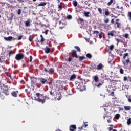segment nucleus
<instances>
[{"label": "nucleus", "mask_w": 131, "mask_h": 131, "mask_svg": "<svg viewBox=\"0 0 131 131\" xmlns=\"http://www.w3.org/2000/svg\"><path fill=\"white\" fill-rule=\"evenodd\" d=\"M15 54V52L14 51L10 50L8 53L9 57H11V55H14Z\"/></svg>", "instance_id": "nucleus-26"}, {"label": "nucleus", "mask_w": 131, "mask_h": 131, "mask_svg": "<svg viewBox=\"0 0 131 131\" xmlns=\"http://www.w3.org/2000/svg\"><path fill=\"white\" fill-rule=\"evenodd\" d=\"M110 126H111L112 127H109V130L111 131V130H113V125H110Z\"/></svg>", "instance_id": "nucleus-51"}, {"label": "nucleus", "mask_w": 131, "mask_h": 131, "mask_svg": "<svg viewBox=\"0 0 131 131\" xmlns=\"http://www.w3.org/2000/svg\"><path fill=\"white\" fill-rule=\"evenodd\" d=\"M7 75L8 76V77H10V78H12V76L11 75L10 73H7Z\"/></svg>", "instance_id": "nucleus-52"}, {"label": "nucleus", "mask_w": 131, "mask_h": 131, "mask_svg": "<svg viewBox=\"0 0 131 131\" xmlns=\"http://www.w3.org/2000/svg\"><path fill=\"white\" fill-rule=\"evenodd\" d=\"M54 72H55V70L53 68L49 69V70L48 71L49 74L52 75L54 73Z\"/></svg>", "instance_id": "nucleus-19"}, {"label": "nucleus", "mask_w": 131, "mask_h": 131, "mask_svg": "<svg viewBox=\"0 0 131 131\" xmlns=\"http://www.w3.org/2000/svg\"><path fill=\"white\" fill-rule=\"evenodd\" d=\"M82 128H83V126H82L81 127H79L78 129H79L80 130H81V129H82Z\"/></svg>", "instance_id": "nucleus-64"}, {"label": "nucleus", "mask_w": 131, "mask_h": 131, "mask_svg": "<svg viewBox=\"0 0 131 131\" xmlns=\"http://www.w3.org/2000/svg\"><path fill=\"white\" fill-rule=\"evenodd\" d=\"M111 24H114V19H112L111 20Z\"/></svg>", "instance_id": "nucleus-60"}, {"label": "nucleus", "mask_w": 131, "mask_h": 131, "mask_svg": "<svg viewBox=\"0 0 131 131\" xmlns=\"http://www.w3.org/2000/svg\"><path fill=\"white\" fill-rule=\"evenodd\" d=\"M78 23L82 25V24H84V20H83V19L82 18L79 17L78 19Z\"/></svg>", "instance_id": "nucleus-14"}, {"label": "nucleus", "mask_w": 131, "mask_h": 131, "mask_svg": "<svg viewBox=\"0 0 131 131\" xmlns=\"http://www.w3.org/2000/svg\"><path fill=\"white\" fill-rule=\"evenodd\" d=\"M18 15H21V9H18L17 11Z\"/></svg>", "instance_id": "nucleus-56"}, {"label": "nucleus", "mask_w": 131, "mask_h": 131, "mask_svg": "<svg viewBox=\"0 0 131 131\" xmlns=\"http://www.w3.org/2000/svg\"><path fill=\"white\" fill-rule=\"evenodd\" d=\"M127 17L130 21H131V12H128Z\"/></svg>", "instance_id": "nucleus-31"}, {"label": "nucleus", "mask_w": 131, "mask_h": 131, "mask_svg": "<svg viewBox=\"0 0 131 131\" xmlns=\"http://www.w3.org/2000/svg\"><path fill=\"white\" fill-rule=\"evenodd\" d=\"M129 54L127 53H125L124 54H123V58L124 59V60H125V59L127 57H128Z\"/></svg>", "instance_id": "nucleus-27"}, {"label": "nucleus", "mask_w": 131, "mask_h": 131, "mask_svg": "<svg viewBox=\"0 0 131 131\" xmlns=\"http://www.w3.org/2000/svg\"><path fill=\"white\" fill-rule=\"evenodd\" d=\"M23 37V36L22 35H20L19 36H18V40H21V39H22V38Z\"/></svg>", "instance_id": "nucleus-49"}, {"label": "nucleus", "mask_w": 131, "mask_h": 131, "mask_svg": "<svg viewBox=\"0 0 131 131\" xmlns=\"http://www.w3.org/2000/svg\"><path fill=\"white\" fill-rule=\"evenodd\" d=\"M0 89L3 91V93L5 94V96H9V95H10V91H9L8 86L3 85L0 86Z\"/></svg>", "instance_id": "nucleus-3"}, {"label": "nucleus", "mask_w": 131, "mask_h": 131, "mask_svg": "<svg viewBox=\"0 0 131 131\" xmlns=\"http://www.w3.org/2000/svg\"><path fill=\"white\" fill-rule=\"evenodd\" d=\"M104 23H109V18H107L104 20Z\"/></svg>", "instance_id": "nucleus-43"}, {"label": "nucleus", "mask_w": 131, "mask_h": 131, "mask_svg": "<svg viewBox=\"0 0 131 131\" xmlns=\"http://www.w3.org/2000/svg\"><path fill=\"white\" fill-rule=\"evenodd\" d=\"M47 5V3L46 2H41L40 4L38 5V7H43V6H46Z\"/></svg>", "instance_id": "nucleus-21"}, {"label": "nucleus", "mask_w": 131, "mask_h": 131, "mask_svg": "<svg viewBox=\"0 0 131 131\" xmlns=\"http://www.w3.org/2000/svg\"><path fill=\"white\" fill-rule=\"evenodd\" d=\"M4 39L6 40V41H11V40H13H13H15L16 38H13L12 36H10L9 37H5Z\"/></svg>", "instance_id": "nucleus-8"}, {"label": "nucleus", "mask_w": 131, "mask_h": 131, "mask_svg": "<svg viewBox=\"0 0 131 131\" xmlns=\"http://www.w3.org/2000/svg\"><path fill=\"white\" fill-rule=\"evenodd\" d=\"M25 56H24V54L22 53H18L16 55L15 59V60H17V61H21V60H23L24 59Z\"/></svg>", "instance_id": "nucleus-4"}, {"label": "nucleus", "mask_w": 131, "mask_h": 131, "mask_svg": "<svg viewBox=\"0 0 131 131\" xmlns=\"http://www.w3.org/2000/svg\"><path fill=\"white\" fill-rule=\"evenodd\" d=\"M105 117H109L110 119L107 120V122H108V123H110V122H111V118H112V117L111 116H108L106 114L105 116H103L104 119H105Z\"/></svg>", "instance_id": "nucleus-18"}, {"label": "nucleus", "mask_w": 131, "mask_h": 131, "mask_svg": "<svg viewBox=\"0 0 131 131\" xmlns=\"http://www.w3.org/2000/svg\"><path fill=\"white\" fill-rule=\"evenodd\" d=\"M119 21H120V19H116V22L115 25H117V28H119V29H120L121 27V23H119Z\"/></svg>", "instance_id": "nucleus-7"}, {"label": "nucleus", "mask_w": 131, "mask_h": 131, "mask_svg": "<svg viewBox=\"0 0 131 131\" xmlns=\"http://www.w3.org/2000/svg\"><path fill=\"white\" fill-rule=\"evenodd\" d=\"M86 57L88 58L89 59H92L93 57V56H92V54L91 53H88L86 54Z\"/></svg>", "instance_id": "nucleus-30"}, {"label": "nucleus", "mask_w": 131, "mask_h": 131, "mask_svg": "<svg viewBox=\"0 0 131 131\" xmlns=\"http://www.w3.org/2000/svg\"><path fill=\"white\" fill-rule=\"evenodd\" d=\"M112 81H115L116 82H118V80H111V82H112Z\"/></svg>", "instance_id": "nucleus-61"}, {"label": "nucleus", "mask_w": 131, "mask_h": 131, "mask_svg": "<svg viewBox=\"0 0 131 131\" xmlns=\"http://www.w3.org/2000/svg\"><path fill=\"white\" fill-rule=\"evenodd\" d=\"M54 50H55V49L51 48V46H50V45L46 46L44 48L45 53L46 54H53Z\"/></svg>", "instance_id": "nucleus-2"}, {"label": "nucleus", "mask_w": 131, "mask_h": 131, "mask_svg": "<svg viewBox=\"0 0 131 131\" xmlns=\"http://www.w3.org/2000/svg\"><path fill=\"white\" fill-rule=\"evenodd\" d=\"M129 35L128 34L126 33V34H125V35L124 36L123 35V37H125V38H128Z\"/></svg>", "instance_id": "nucleus-41"}, {"label": "nucleus", "mask_w": 131, "mask_h": 131, "mask_svg": "<svg viewBox=\"0 0 131 131\" xmlns=\"http://www.w3.org/2000/svg\"><path fill=\"white\" fill-rule=\"evenodd\" d=\"M40 25H41V27H46V25L42 24H41Z\"/></svg>", "instance_id": "nucleus-63"}, {"label": "nucleus", "mask_w": 131, "mask_h": 131, "mask_svg": "<svg viewBox=\"0 0 131 131\" xmlns=\"http://www.w3.org/2000/svg\"><path fill=\"white\" fill-rule=\"evenodd\" d=\"M114 32L115 31H108L107 32V35L108 37H110V36H111V37H113V36H114Z\"/></svg>", "instance_id": "nucleus-11"}, {"label": "nucleus", "mask_w": 131, "mask_h": 131, "mask_svg": "<svg viewBox=\"0 0 131 131\" xmlns=\"http://www.w3.org/2000/svg\"><path fill=\"white\" fill-rule=\"evenodd\" d=\"M109 49L111 51H113V49H114V46L111 45L110 46H109Z\"/></svg>", "instance_id": "nucleus-39"}, {"label": "nucleus", "mask_w": 131, "mask_h": 131, "mask_svg": "<svg viewBox=\"0 0 131 131\" xmlns=\"http://www.w3.org/2000/svg\"><path fill=\"white\" fill-rule=\"evenodd\" d=\"M74 48L76 49V50H77V52H79V53L81 52V50H80V48H79V47L75 46Z\"/></svg>", "instance_id": "nucleus-29"}, {"label": "nucleus", "mask_w": 131, "mask_h": 131, "mask_svg": "<svg viewBox=\"0 0 131 131\" xmlns=\"http://www.w3.org/2000/svg\"><path fill=\"white\" fill-rule=\"evenodd\" d=\"M119 71H120V74H123V73H124V70L122 68H120Z\"/></svg>", "instance_id": "nucleus-36"}, {"label": "nucleus", "mask_w": 131, "mask_h": 131, "mask_svg": "<svg viewBox=\"0 0 131 131\" xmlns=\"http://www.w3.org/2000/svg\"><path fill=\"white\" fill-rule=\"evenodd\" d=\"M124 109H125V110H130L131 107L129 106H125Z\"/></svg>", "instance_id": "nucleus-32"}, {"label": "nucleus", "mask_w": 131, "mask_h": 131, "mask_svg": "<svg viewBox=\"0 0 131 131\" xmlns=\"http://www.w3.org/2000/svg\"><path fill=\"white\" fill-rule=\"evenodd\" d=\"M127 124L128 125H130L131 124V118H129L127 121Z\"/></svg>", "instance_id": "nucleus-33"}, {"label": "nucleus", "mask_w": 131, "mask_h": 131, "mask_svg": "<svg viewBox=\"0 0 131 131\" xmlns=\"http://www.w3.org/2000/svg\"><path fill=\"white\" fill-rule=\"evenodd\" d=\"M105 16H109V15H110V12H109V11L106 10L105 11Z\"/></svg>", "instance_id": "nucleus-38"}, {"label": "nucleus", "mask_w": 131, "mask_h": 131, "mask_svg": "<svg viewBox=\"0 0 131 131\" xmlns=\"http://www.w3.org/2000/svg\"><path fill=\"white\" fill-rule=\"evenodd\" d=\"M29 41H32V40H33V37L32 36V35L29 36Z\"/></svg>", "instance_id": "nucleus-37"}, {"label": "nucleus", "mask_w": 131, "mask_h": 131, "mask_svg": "<svg viewBox=\"0 0 131 131\" xmlns=\"http://www.w3.org/2000/svg\"><path fill=\"white\" fill-rule=\"evenodd\" d=\"M122 63L124 66H128V65L131 64V61L129 58H128L127 59H125L124 61H122Z\"/></svg>", "instance_id": "nucleus-5"}, {"label": "nucleus", "mask_w": 131, "mask_h": 131, "mask_svg": "<svg viewBox=\"0 0 131 131\" xmlns=\"http://www.w3.org/2000/svg\"><path fill=\"white\" fill-rule=\"evenodd\" d=\"M79 89H80V91H81L82 92L84 91L85 90V87L84 86L79 87Z\"/></svg>", "instance_id": "nucleus-35"}, {"label": "nucleus", "mask_w": 131, "mask_h": 131, "mask_svg": "<svg viewBox=\"0 0 131 131\" xmlns=\"http://www.w3.org/2000/svg\"><path fill=\"white\" fill-rule=\"evenodd\" d=\"M36 97H34V100L41 103L42 104H45L46 103V100H47V97L43 96V94H40V93H36Z\"/></svg>", "instance_id": "nucleus-1"}, {"label": "nucleus", "mask_w": 131, "mask_h": 131, "mask_svg": "<svg viewBox=\"0 0 131 131\" xmlns=\"http://www.w3.org/2000/svg\"><path fill=\"white\" fill-rule=\"evenodd\" d=\"M84 15L85 16V17H87V18H89V17H90V12H84Z\"/></svg>", "instance_id": "nucleus-25"}, {"label": "nucleus", "mask_w": 131, "mask_h": 131, "mask_svg": "<svg viewBox=\"0 0 131 131\" xmlns=\"http://www.w3.org/2000/svg\"><path fill=\"white\" fill-rule=\"evenodd\" d=\"M71 55L73 58H76V59L78 58V55L76 50H72Z\"/></svg>", "instance_id": "nucleus-6"}, {"label": "nucleus", "mask_w": 131, "mask_h": 131, "mask_svg": "<svg viewBox=\"0 0 131 131\" xmlns=\"http://www.w3.org/2000/svg\"><path fill=\"white\" fill-rule=\"evenodd\" d=\"M115 40H116V41H117L116 45L118 46L119 42H120V40L119 39H118V38H115Z\"/></svg>", "instance_id": "nucleus-40"}, {"label": "nucleus", "mask_w": 131, "mask_h": 131, "mask_svg": "<svg viewBox=\"0 0 131 131\" xmlns=\"http://www.w3.org/2000/svg\"><path fill=\"white\" fill-rule=\"evenodd\" d=\"M62 5L61 4H58V9H60V10H62Z\"/></svg>", "instance_id": "nucleus-55"}, {"label": "nucleus", "mask_w": 131, "mask_h": 131, "mask_svg": "<svg viewBox=\"0 0 131 131\" xmlns=\"http://www.w3.org/2000/svg\"><path fill=\"white\" fill-rule=\"evenodd\" d=\"M113 3V0H110L107 3V6H111V5Z\"/></svg>", "instance_id": "nucleus-44"}, {"label": "nucleus", "mask_w": 131, "mask_h": 131, "mask_svg": "<svg viewBox=\"0 0 131 131\" xmlns=\"http://www.w3.org/2000/svg\"><path fill=\"white\" fill-rule=\"evenodd\" d=\"M73 5L74 6V7H76L77 6V1H75L73 3Z\"/></svg>", "instance_id": "nucleus-50"}, {"label": "nucleus", "mask_w": 131, "mask_h": 131, "mask_svg": "<svg viewBox=\"0 0 131 131\" xmlns=\"http://www.w3.org/2000/svg\"><path fill=\"white\" fill-rule=\"evenodd\" d=\"M103 83H104V81H102L101 83H99V84L95 85V86L97 88H101V85H103Z\"/></svg>", "instance_id": "nucleus-23"}, {"label": "nucleus", "mask_w": 131, "mask_h": 131, "mask_svg": "<svg viewBox=\"0 0 131 131\" xmlns=\"http://www.w3.org/2000/svg\"><path fill=\"white\" fill-rule=\"evenodd\" d=\"M76 129V125H71L70 126V131H75Z\"/></svg>", "instance_id": "nucleus-12"}, {"label": "nucleus", "mask_w": 131, "mask_h": 131, "mask_svg": "<svg viewBox=\"0 0 131 131\" xmlns=\"http://www.w3.org/2000/svg\"><path fill=\"white\" fill-rule=\"evenodd\" d=\"M39 79H40V81L41 82L42 84H46V82H47V81L46 79L43 78H41Z\"/></svg>", "instance_id": "nucleus-16"}, {"label": "nucleus", "mask_w": 131, "mask_h": 131, "mask_svg": "<svg viewBox=\"0 0 131 131\" xmlns=\"http://www.w3.org/2000/svg\"><path fill=\"white\" fill-rule=\"evenodd\" d=\"M99 38H102L103 37V32H100L99 35Z\"/></svg>", "instance_id": "nucleus-45"}, {"label": "nucleus", "mask_w": 131, "mask_h": 131, "mask_svg": "<svg viewBox=\"0 0 131 131\" xmlns=\"http://www.w3.org/2000/svg\"><path fill=\"white\" fill-rule=\"evenodd\" d=\"M75 78H76V75L73 74L71 76L70 78V80H73V79H75Z\"/></svg>", "instance_id": "nucleus-22"}, {"label": "nucleus", "mask_w": 131, "mask_h": 131, "mask_svg": "<svg viewBox=\"0 0 131 131\" xmlns=\"http://www.w3.org/2000/svg\"><path fill=\"white\" fill-rule=\"evenodd\" d=\"M33 58L32 57V56H30V62H32V59Z\"/></svg>", "instance_id": "nucleus-59"}, {"label": "nucleus", "mask_w": 131, "mask_h": 131, "mask_svg": "<svg viewBox=\"0 0 131 131\" xmlns=\"http://www.w3.org/2000/svg\"><path fill=\"white\" fill-rule=\"evenodd\" d=\"M120 118V115L119 114H117L115 116V119L118 120Z\"/></svg>", "instance_id": "nucleus-28"}, {"label": "nucleus", "mask_w": 131, "mask_h": 131, "mask_svg": "<svg viewBox=\"0 0 131 131\" xmlns=\"http://www.w3.org/2000/svg\"><path fill=\"white\" fill-rule=\"evenodd\" d=\"M99 31H94L93 32V34H99Z\"/></svg>", "instance_id": "nucleus-47"}, {"label": "nucleus", "mask_w": 131, "mask_h": 131, "mask_svg": "<svg viewBox=\"0 0 131 131\" xmlns=\"http://www.w3.org/2000/svg\"><path fill=\"white\" fill-rule=\"evenodd\" d=\"M123 80L124 81H127V77L126 76L124 77Z\"/></svg>", "instance_id": "nucleus-57"}, {"label": "nucleus", "mask_w": 131, "mask_h": 131, "mask_svg": "<svg viewBox=\"0 0 131 131\" xmlns=\"http://www.w3.org/2000/svg\"><path fill=\"white\" fill-rule=\"evenodd\" d=\"M127 98H128V102H129L130 103H131V96H128Z\"/></svg>", "instance_id": "nucleus-54"}, {"label": "nucleus", "mask_w": 131, "mask_h": 131, "mask_svg": "<svg viewBox=\"0 0 131 131\" xmlns=\"http://www.w3.org/2000/svg\"><path fill=\"white\" fill-rule=\"evenodd\" d=\"M68 62H71L72 61V57H71V56H70V57H69L68 58L67 60Z\"/></svg>", "instance_id": "nucleus-42"}, {"label": "nucleus", "mask_w": 131, "mask_h": 131, "mask_svg": "<svg viewBox=\"0 0 131 131\" xmlns=\"http://www.w3.org/2000/svg\"><path fill=\"white\" fill-rule=\"evenodd\" d=\"M98 11L99 12L100 14H102V9L101 8H98Z\"/></svg>", "instance_id": "nucleus-48"}, {"label": "nucleus", "mask_w": 131, "mask_h": 131, "mask_svg": "<svg viewBox=\"0 0 131 131\" xmlns=\"http://www.w3.org/2000/svg\"><path fill=\"white\" fill-rule=\"evenodd\" d=\"M59 25L60 27H59V29H63V28H65L66 25L67 24L66 23H62V21H59Z\"/></svg>", "instance_id": "nucleus-9"}, {"label": "nucleus", "mask_w": 131, "mask_h": 131, "mask_svg": "<svg viewBox=\"0 0 131 131\" xmlns=\"http://www.w3.org/2000/svg\"><path fill=\"white\" fill-rule=\"evenodd\" d=\"M103 68L104 66H103V64L100 63L97 66V70H102V69H103Z\"/></svg>", "instance_id": "nucleus-13"}, {"label": "nucleus", "mask_w": 131, "mask_h": 131, "mask_svg": "<svg viewBox=\"0 0 131 131\" xmlns=\"http://www.w3.org/2000/svg\"><path fill=\"white\" fill-rule=\"evenodd\" d=\"M32 21L31 19H28L26 22H25V26L26 27H30V23H31Z\"/></svg>", "instance_id": "nucleus-10"}, {"label": "nucleus", "mask_w": 131, "mask_h": 131, "mask_svg": "<svg viewBox=\"0 0 131 131\" xmlns=\"http://www.w3.org/2000/svg\"><path fill=\"white\" fill-rule=\"evenodd\" d=\"M31 83L33 84L35 83V82H36L37 79L33 77H31Z\"/></svg>", "instance_id": "nucleus-17"}, {"label": "nucleus", "mask_w": 131, "mask_h": 131, "mask_svg": "<svg viewBox=\"0 0 131 131\" xmlns=\"http://www.w3.org/2000/svg\"><path fill=\"white\" fill-rule=\"evenodd\" d=\"M94 79L95 82H98V81H99V77H98V76H94Z\"/></svg>", "instance_id": "nucleus-24"}, {"label": "nucleus", "mask_w": 131, "mask_h": 131, "mask_svg": "<svg viewBox=\"0 0 131 131\" xmlns=\"http://www.w3.org/2000/svg\"><path fill=\"white\" fill-rule=\"evenodd\" d=\"M49 32V30H46L45 31V34L47 35L48 34V33Z\"/></svg>", "instance_id": "nucleus-62"}, {"label": "nucleus", "mask_w": 131, "mask_h": 131, "mask_svg": "<svg viewBox=\"0 0 131 131\" xmlns=\"http://www.w3.org/2000/svg\"><path fill=\"white\" fill-rule=\"evenodd\" d=\"M18 91H13L12 93H11V95L13 96V97H18Z\"/></svg>", "instance_id": "nucleus-15"}, {"label": "nucleus", "mask_w": 131, "mask_h": 131, "mask_svg": "<svg viewBox=\"0 0 131 131\" xmlns=\"http://www.w3.org/2000/svg\"><path fill=\"white\" fill-rule=\"evenodd\" d=\"M114 91H113L111 94H110V96H112V97H114Z\"/></svg>", "instance_id": "nucleus-53"}, {"label": "nucleus", "mask_w": 131, "mask_h": 131, "mask_svg": "<svg viewBox=\"0 0 131 131\" xmlns=\"http://www.w3.org/2000/svg\"><path fill=\"white\" fill-rule=\"evenodd\" d=\"M84 59H85V57H84V56H80L79 57V61H82V60H84Z\"/></svg>", "instance_id": "nucleus-34"}, {"label": "nucleus", "mask_w": 131, "mask_h": 131, "mask_svg": "<svg viewBox=\"0 0 131 131\" xmlns=\"http://www.w3.org/2000/svg\"><path fill=\"white\" fill-rule=\"evenodd\" d=\"M67 18L68 20H70L72 19V16L71 15H68Z\"/></svg>", "instance_id": "nucleus-46"}, {"label": "nucleus", "mask_w": 131, "mask_h": 131, "mask_svg": "<svg viewBox=\"0 0 131 131\" xmlns=\"http://www.w3.org/2000/svg\"><path fill=\"white\" fill-rule=\"evenodd\" d=\"M44 71L46 72V73H49V70H48L47 68H44Z\"/></svg>", "instance_id": "nucleus-58"}, {"label": "nucleus", "mask_w": 131, "mask_h": 131, "mask_svg": "<svg viewBox=\"0 0 131 131\" xmlns=\"http://www.w3.org/2000/svg\"><path fill=\"white\" fill-rule=\"evenodd\" d=\"M41 40L40 41V42H41V45H43V42H45V38L43 37V36L42 35H40Z\"/></svg>", "instance_id": "nucleus-20"}]
</instances>
